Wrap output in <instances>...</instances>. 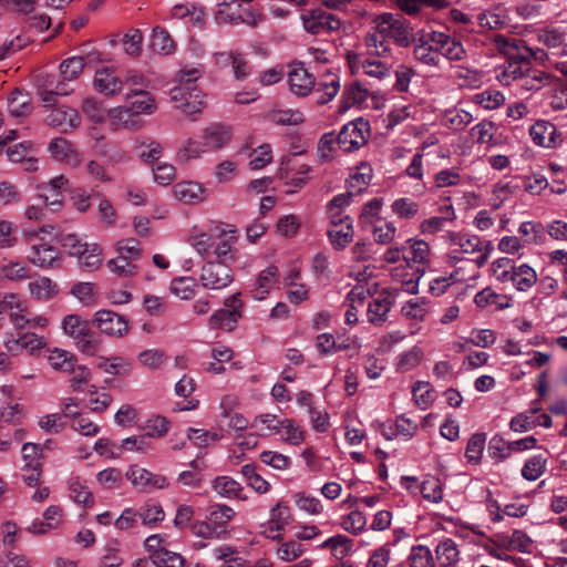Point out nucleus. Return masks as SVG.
<instances>
[{"label": "nucleus", "mask_w": 567, "mask_h": 567, "mask_svg": "<svg viewBox=\"0 0 567 567\" xmlns=\"http://www.w3.org/2000/svg\"><path fill=\"white\" fill-rule=\"evenodd\" d=\"M238 239L236 227L218 223L210 226L207 231H195L189 237V244L203 258L214 257V261L234 265L239 259Z\"/></svg>", "instance_id": "f257e3e1"}, {"label": "nucleus", "mask_w": 567, "mask_h": 567, "mask_svg": "<svg viewBox=\"0 0 567 567\" xmlns=\"http://www.w3.org/2000/svg\"><path fill=\"white\" fill-rule=\"evenodd\" d=\"M288 68L287 83L289 91L296 96L306 97L315 92L316 103L323 105L332 101L340 91V79L334 73H327L316 87L313 74L302 62H292Z\"/></svg>", "instance_id": "f03ea898"}, {"label": "nucleus", "mask_w": 567, "mask_h": 567, "mask_svg": "<svg viewBox=\"0 0 567 567\" xmlns=\"http://www.w3.org/2000/svg\"><path fill=\"white\" fill-rule=\"evenodd\" d=\"M204 69L198 66H185L176 74L177 85L171 90V99L176 107L192 121L206 107L205 95L199 91L195 82L202 78Z\"/></svg>", "instance_id": "7ed1b4c3"}, {"label": "nucleus", "mask_w": 567, "mask_h": 567, "mask_svg": "<svg viewBox=\"0 0 567 567\" xmlns=\"http://www.w3.org/2000/svg\"><path fill=\"white\" fill-rule=\"evenodd\" d=\"M419 272L420 271L417 269H413L411 267V277L409 279H403L402 269L399 267L394 268L392 276L402 281L401 286L382 290L381 293L369 302L367 309L368 320L373 324L383 323L401 290L412 295L416 293L420 279Z\"/></svg>", "instance_id": "20e7f679"}, {"label": "nucleus", "mask_w": 567, "mask_h": 567, "mask_svg": "<svg viewBox=\"0 0 567 567\" xmlns=\"http://www.w3.org/2000/svg\"><path fill=\"white\" fill-rule=\"evenodd\" d=\"M491 274L504 288L511 286L519 292H527L538 281L536 270L528 264H519L507 257L495 259L491 264Z\"/></svg>", "instance_id": "39448f33"}, {"label": "nucleus", "mask_w": 567, "mask_h": 567, "mask_svg": "<svg viewBox=\"0 0 567 567\" xmlns=\"http://www.w3.org/2000/svg\"><path fill=\"white\" fill-rule=\"evenodd\" d=\"M494 43L497 50L507 56V60L495 68L496 80L505 86L516 85L528 71L532 62L523 56L516 55L517 44L515 40L504 35H495Z\"/></svg>", "instance_id": "423d86ee"}, {"label": "nucleus", "mask_w": 567, "mask_h": 567, "mask_svg": "<svg viewBox=\"0 0 567 567\" xmlns=\"http://www.w3.org/2000/svg\"><path fill=\"white\" fill-rule=\"evenodd\" d=\"M61 328L64 334L73 339L80 352L86 355L97 354L101 342L87 320L79 315H68L62 319Z\"/></svg>", "instance_id": "0eeeda50"}, {"label": "nucleus", "mask_w": 567, "mask_h": 567, "mask_svg": "<svg viewBox=\"0 0 567 567\" xmlns=\"http://www.w3.org/2000/svg\"><path fill=\"white\" fill-rule=\"evenodd\" d=\"M372 23L399 47L408 48L413 41L410 23L396 14L390 12L378 14Z\"/></svg>", "instance_id": "6e6552de"}, {"label": "nucleus", "mask_w": 567, "mask_h": 567, "mask_svg": "<svg viewBox=\"0 0 567 567\" xmlns=\"http://www.w3.org/2000/svg\"><path fill=\"white\" fill-rule=\"evenodd\" d=\"M61 245L68 249L71 256H75L79 262L90 269H97L102 262V248L96 243L83 241L75 234L63 235L60 238Z\"/></svg>", "instance_id": "1a4fd4ad"}, {"label": "nucleus", "mask_w": 567, "mask_h": 567, "mask_svg": "<svg viewBox=\"0 0 567 567\" xmlns=\"http://www.w3.org/2000/svg\"><path fill=\"white\" fill-rule=\"evenodd\" d=\"M370 126L363 118L344 124L337 135V145L343 152H353L367 144Z\"/></svg>", "instance_id": "9d476101"}, {"label": "nucleus", "mask_w": 567, "mask_h": 567, "mask_svg": "<svg viewBox=\"0 0 567 567\" xmlns=\"http://www.w3.org/2000/svg\"><path fill=\"white\" fill-rule=\"evenodd\" d=\"M303 29L313 35H324L340 29V19L323 9L306 11L301 14Z\"/></svg>", "instance_id": "9b49d317"}, {"label": "nucleus", "mask_w": 567, "mask_h": 567, "mask_svg": "<svg viewBox=\"0 0 567 567\" xmlns=\"http://www.w3.org/2000/svg\"><path fill=\"white\" fill-rule=\"evenodd\" d=\"M231 266L220 261H207L199 276L202 286L210 290L227 288L234 281Z\"/></svg>", "instance_id": "f8f14e48"}, {"label": "nucleus", "mask_w": 567, "mask_h": 567, "mask_svg": "<svg viewBox=\"0 0 567 567\" xmlns=\"http://www.w3.org/2000/svg\"><path fill=\"white\" fill-rule=\"evenodd\" d=\"M224 309L216 310L208 320L212 329L233 331L241 318L243 302L239 295H231L224 301Z\"/></svg>", "instance_id": "ddd939ff"}, {"label": "nucleus", "mask_w": 567, "mask_h": 567, "mask_svg": "<svg viewBox=\"0 0 567 567\" xmlns=\"http://www.w3.org/2000/svg\"><path fill=\"white\" fill-rule=\"evenodd\" d=\"M435 41L439 42L437 31L420 34L413 47V56L425 66L441 69L442 59L440 58V50L435 45Z\"/></svg>", "instance_id": "4468645a"}, {"label": "nucleus", "mask_w": 567, "mask_h": 567, "mask_svg": "<svg viewBox=\"0 0 567 567\" xmlns=\"http://www.w3.org/2000/svg\"><path fill=\"white\" fill-rule=\"evenodd\" d=\"M92 323L104 334L121 338L130 330L128 320L112 310L102 309L94 313Z\"/></svg>", "instance_id": "2eb2a0df"}, {"label": "nucleus", "mask_w": 567, "mask_h": 567, "mask_svg": "<svg viewBox=\"0 0 567 567\" xmlns=\"http://www.w3.org/2000/svg\"><path fill=\"white\" fill-rule=\"evenodd\" d=\"M292 515L288 504L278 502L269 511V519L262 526V534L265 537L279 540L284 536L286 527L291 523Z\"/></svg>", "instance_id": "dca6fc26"}, {"label": "nucleus", "mask_w": 567, "mask_h": 567, "mask_svg": "<svg viewBox=\"0 0 567 567\" xmlns=\"http://www.w3.org/2000/svg\"><path fill=\"white\" fill-rule=\"evenodd\" d=\"M233 136V127L219 122L209 123L200 132L207 153L218 152L227 147L231 143Z\"/></svg>", "instance_id": "f3484780"}, {"label": "nucleus", "mask_w": 567, "mask_h": 567, "mask_svg": "<svg viewBox=\"0 0 567 567\" xmlns=\"http://www.w3.org/2000/svg\"><path fill=\"white\" fill-rule=\"evenodd\" d=\"M126 478L133 486L143 492H152L168 486L167 478L164 475L154 474L137 465L130 466L126 472Z\"/></svg>", "instance_id": "a211bd4d"}, {"label": "nucleus", "mask_w": 567, "mask_h": 567, "mask_svg": "<svg viewBox=\"0 0 567 567\" xmlns=\"http://www.w3.org/2000/svg\"><path fill=\"white\" fill-rule=\"evenodd\" d=\"M330 224L331 227L328 229L330 244L337 250L346 248L352 241L354 235L351 218L349 216L339 218L337 215H332Z\"/></svg>", "instance_id": "6ab92c4d"}, {"label": "nucleus", "mask_w": 567, "mask_h": 567, "mask_svg": "<svg viewBox=\"0 0 567 567\" xmlns=\"http://www.w3.org/2000/svg\"><path fill=\"white\" fill-rule=\"evenodd\" d=\"M93 87L96 92L105 96H114L123 89V81L111 68H101L96 70L93 79Z\"/></svg>", "instance_id": "aec40b11"}, {"label": "nucleus", "mask_w": 567, "mask_h": 567, "mask_svg": "<svg viewBox=\"0 0 567 567\" xmlns=\"http://www.w3.org/2000/svg\"><path fill=\"white\" fill-rule=\"evenodd\" d=\"M48 150L50 152L51 157L71 167H76L81 163V156L79 152L76 151L74 145L64 137L53 138L49 143Z\"/></svg>", "instance_id": "412c9836"}, {"label": "nucleus", "mask_w": 567, "mask_h": 567, "mask_svg": "<svg viewBox=\"0 0 567 567\" xmlns=\"http://www.w3.org/2000/svg\"><path fill=\"white\" fill-rule=\"evenodd\" d=\"M45 122L51 126L59 127L62 132H68L80 126L81 117L75 109L60 106L49 111Z\"/></svg>", "instance_id": "4be33fe9"}, {"label": "nucleus", "mask_w": 567, "mask_h": 567, "mask_svg": "<svg viewBox=\"0 0 567 567\" xmlns=\"http://www.w3.org/2000/svg\"><path fill=\"white\" fill-rule=\"evenodd\" d=\"M173 196L186 205H196L205 200L207 190L198 182H179L173 186Z\"/></svg>", "instance_id": "5701e85b"}, {"label": "nucleus", "mask_w": 567, "mask_h": 567, "mask_svg": "<svg viewBox=\"0 0 567 567\" xmlns=\"http://www.w3.org/2000/svg\"><path fill=\"white\" fill-rule=\"evenodd\" d=\"M437 38L439 42L435 41V45L439 47L442 60L446 59L451 62H457L467 56V52L458 39L441 31H437Z\"/></svg>", "instance_id": "b1692460"}, {"label": "nucleus", "mask_w": 567, "mask_h": 567, "mask_svg": "<svg viewBox=\"0 0 567 567\" xmlns=\"http://www.w3.org/2000/svg\"><path fill=\"white\" fill-rule=\"evenodd\" d=\"M69 187V179L64 175L55 176L47 183L38 185L39 196L45 205L60 206L62 193Z\"/></svg>", "instance_id": "393cba45"}, {"label": "nucleus", "mask_w": 567, "mask_h": 567, "mask_svg": "<svg viewBox=\"0 0 567 567\" xmlns=\"http://www.w3.org/2000/svg\"><path fill=\"white\" fill-rule=\"evenodd\" d=\"M214 493L225 499L246 501L247 496L243 495L244 487L235 478L228 475L216 476L210 483Z\"/></svg>", "instance_id": "a878e982"}, {"label": "nucleus", "mask_w": 567, "mask_h": 567, "mask_svg": "<svg viewBox=\"0 0 567 567\" xmlns=\"http://www.w3.org/2000/svg\"><path fill=\"white\" fill-rule=\"evenodd\" d=\"M127 110L131 115L153 114L157 106L155 99L146 91L133 90L126 94Z\"/></svg>", "instance_id": "bb28decb"}, {"label": "nucleus", "mask_w": 567, "mask_h": 567, "mask_svg": "<svg viewBox=\"0 0 567 567\" xmlns=\"http://www.w3.org/2000/svg\"><path fill=\"white\" fill-rule=\"evenodd\" d=\"M29 262L40 268H52L60 258L59 250L47 244L31 245L27 255Z\"/></svg>", "instance_id": "cd10ccee"}, {"label": "nucleus", "mask_w": 567, "mask_h": 567, "mask_svg": "<svg viewBox=\"0 0 567 567\" xmlns=\"http://www.w3.org/2000/svg\"><path fill=\"white\" fill-rule=\"evenodd\" d=\"M529 135L536 145L547 148L555 147L559 138L556 126L544 120L537 121L532 125Z\"/></svg>", "instance_id": "c85d7f7f"}, {"label": "nucleus", "mask_w": 567, "mask_h": 567, "mask_svg": "<svg viewBox=\"0 0 567 567\" xmlns=\"http://www.w3.org/2000/svg\"><path fill=\"white\" fill-rule=\"evenodd\" d=\"M364 43L370 54L380 58L391 55L394 44L393 41L381 33V31L374 24L367 33Z\"/></svg>", "instance_id": "c756f323"}, {"label": "nucleus", "mask_w": 567, "mask_h": 567, "mask_svg": "<svg viewBox=\"0 0 567 567\" xmlns=\"http://www.w3.org/2000/svg\"><path fill=\"white\" fill-rule=\"evenodd\" d=\"M279 282V272L276 266H268L257 277L252 297L256 300H264Z\"/></svg>", "instance_id": "7c9ffc66"}, {"label": "nucleus", "mask_w": 567, "mask_h": 567, "mask_svg": "<svg viewBox=\"0 0 567 567\" xmlns=\"http://www.w3.org/2000/svg\"><path fill=\"white\" fill-rule=\"evenodd\" d=\"M431 257L430 245L422 239H409L403 246V259L409 265L411 261L414 264H427Z\"/></svg>", "instance_id": "2f4dec72"}, {"label": "nucleus", "mask_w": 567, "mask_h": 567, "mask_svg": "<svg viewBox=\"0 0 567 567\" xmlns=\"http://www.w3.org/2000/svg\"><path fill=\"white\" fill-rule=\"evenodd\" d=\"M450 245L458 247L454 252L475 254L483 250V241L476 235L450 231L446 234Z\"/></svg>", "instance_id": "473e14b6"}, {"label": "nucleus", "mask_w": 567, "mask_h": 567, "mask_svg": "<svg viewBox=\"0 0 567 567\" xmlns=\"http://www.w3.org/2000/svg\"><path fill=\"white\" fill-rule=\"evenodd\" d=\"M319 549H328L336 560H343L353 551V540L346 535L338 534L322 542Z\"/></svg>", "instance_id": "72a5a7b5"}, {"label": "nucleus", "mask_w": 567, "mask_h": 567, "mask_svg": "<svg viewBox=\"0 0 567 567\" xmlns=\"http://www.w3.org/2000/svg\"><path fill=\"white\" fill-rule=\"evenodd\" d=\"M474 302L480 308L494 306L497 310H504L513 306V298L508 295L496 293L492 288L487 287L475 295Z\"/></svg>", "instance_id": "f704fd0d"}, {"label": "nucleus", "mask_w": 567, "mask_h": 567, "mask_svg": "<svg viewBox=\"0 0 567 567\" xmlns=\"http://www.w3.org/2000/svg\"><path fill=\"white\" fill-rule=\"evenodd\" d=\"M236 513L226 504H214L207 509L206 519L220 532V535L225 533V528L229 522L233 520Z\"/></svg>", "instance_id": "c9c22d12"}, {"label": "nucleus", "mask_w": 567, "mask_h": 567, "mask_svg": "<svg viewBox=\"0 0 567 567\" xmlns=\"http://www.w3.org/2000/svg\"><path fill=\"white\" fill-rule=\"evenodd\" d=\"M369 97V91L363 87L360 83L354 82L344 87L340 100V107L342 111H347L354 105H362Z\"/></svg>", "instance_id": "e433bc0d"}, {"label": "nucleus", "mask_w": 567, "mask_h": 567, "mask_svg": "<svg viewBox=\"0 0 567 567\" xmlns=\"http://www.w3.org/2000/svg\"><path fill=\"white\" fill-rule=\"evenodd\" d=\"M207 153L203 138L187 137L183 141L181 146L177 148L176 157L182 163H187L193 159L200 158Z\"/></svg>", "instance_id": "4c0bfd02"}, {"label": "nucleus", "mask_w": 567, "mask_h": 567, "mask_svg": "<svg viewBox=\"0 0 567 567\" xmlns=\"http://www.w3.org/2000/svg\"><path fill=\"white\" fill-rule=\"evenodd\" d=\"M28 288L32 297L42 301L54 298L59 292L58 285L44 276L30 281Z\"/></svg>", "instance_id": "58836bf2"}, {"label": "nucleus", "mask_w": 567, "mask_h": 567, "mask_svg": "<svg viewBox=\"0 0 567 567\" xmlns=\"http://www.w3.org/2000/svg\"><path fill=\"white\" fill-rule=\"evenodd\" d=\"M68 487L70 498L76 504L84 507H91L94 504L93 495L85 481L80 477H72L69 480Z\"/></svg>", "instance_id": "ea45409f"}, {"label": "nucleus", "mask_w": 567, "mask_h": 567, "mask_svg": "<svg viewBox=\"0 0 567 567\" xmlns=\"http://www.w3.org/2000/svg\"><path fill=\"white\" fill-rule=\"evenodd\" d=\"M31 99L22 90H14L8 97L9 113L14 117L27 116L31 113Z\"/></svg>", "instance_id": "a19ab883"}, {"label": "nucleus", "mask_w": 567, "mask_h": 567, "mask_svg": "<svg viewBox=\"0 0 567 567\" xmlns=\"http://www.w3.org/2000/svg\"><path fill=\"white\" fill-rule=\"evenodd\" d=\"M435 554L439 564L443 567L454 566L460 559L457 545L451 538L440 542L435 548Z\"/></svg>", "instance_id": "79ce46f5"}, {"label": "nucleus", "mask_w": 567, "mask_h": 567, "mask_svg": "<svg viewBox=\"0 0 567 567\" xmlns=\"http://www.w3.org/2000/svg\"><path fill=\"white\" fill-rule=\"evenodd\" d=\"M548 81L549 76L545 72L535 69L533 64H530L528 71L525 72L522 80L517 84V87L526 92L539 91L548 83Z\"/></svg>", "instance_id": "37998d69"}, {"label": "nucleus", "mask_w": 567, "mask_h": 567, "mask_svg": "<svg viewBox=\"0 0 567 567\" xmlns=\"http://www.w3.org/2000/svg\"><path fill=\"white\" fill-rule=\"evenodd\" d=\"M138 518L145 526L154 527L165 518L163 506L157 502H146L138 509Z\"/></svg>", "instance_id": "c03bdc74"}, {"label": "nucleus", "mask_w": 567, "mask_h": 567, "mask_svg": "<svg viewBox=\"0 0 567 567\" xmlns=\"http://www.w3.org/2000/svg\"><path fill=\"white\" fill-rule=\"evenodd\" d=\"M30 278L29 267L21 261L0 262V282L3 280L22 281Z\"/></svg>", "instance_id": "a18cd8bd"}, {"label": "nucleus", "mask_w": 567, "mask_h": 567, "mask_svg": "<svg viewBox=\"0 0 567 567\" xmlns=\"http://www.w3.org/2000/svg\"><path fill=\"white\" fill-rule=\"evenodd\" d=\"M443 213L445 215L442 217L432 216L424 219L420 224V231L423 235H434L443 229L446 221H453L455 219V212L452 205L446 206Z\"/></svg>", "instance_id": "49530a36"}, {"label": "nucleus", "mask_w": 567, "mask_h": 567, "mask_svg": "<svg viewBox=\"0 0 567 567\" xmlns=\"http://www.w3.org/2000/svg\"><path fill=\"white\" fill-rule=\"evenodd\" d=\"M311 172V167L307 164H302L297 168V172L289 177L288 173L285 172L284 168L279 169V177L281 179H287L286 185L288 186L287 193L292 194L301 189L309 181V174Z\"/></svg>", "instance_id": "de8ad7c7"}, {"label": "nucleus", "mask_w": 567, "mask_h": 567, "mask_svg": "<svg viewBox=\"0 0 567 567\" xmlns=\"http://www.w3.org/2000/svg\"><path fill=\"white\" fill-rule=\"evenodd\" d=\"M278 433L286 443L291 445H300L305 441V431L291 419L280 421Z\"/></svg>", "instance_id": "09e8293b"}, {"label": "nucleus", "mask_w": 567, "mask_h": 567, "mask_svg": "<svg viewBox=\"0 0 567 567\" xmlns=\"http://www.w3.org/2000/svg\"><path fill=\"white\" fill-rule=\"evenodd\" d=\"M401 313L409 320L415 322L424 321L429 313V303L423 298L411 299L402 306Z\"/></svg>", "instance_id": "8fccbe9b"}, {"label": "nucleus", "mask_w": 567, "mask_h": 567, "mask_svg": "<svg viewBox=\"0 0 567 567\" xmlns=\"http://www.w3.org/2000/svg\"><path fill=\"white\" fill-rule=\"evenodd\" d=\"M32 154H33V150H32V144L30 142L19 143V144H16L14 146L9 147L7 150L8 158L14 163H20V162L25 161L28 163V166H27L28 171H33L37 168L35 161L33 159Z\"/></svg>", "instance_id": "3c124183"}, {"label": "nucleus", "mask_w": 567, "mask_h": 567, "mask_svg": "<svg viewBox=\"0 0 567 567\" xmlns=\"http://www.w3.org/2000/svg\"><path fill=\"white\" fill-rule=\"evenodd\" d=\"M151 49L158 54H171L175 51V43L168 32L161 27L153 29Z\"/></svg>", "instance_id": "603ef678"}, {"label": "nucleus", "mask_w": 567, "mask_h": 567, "mask_svg": "<svg viewBox=\"0 0 567 567\" xmlns=\"http://www.w3.org/2000/svg\"><path fill=\"white\" fill-rule=\"evenodd\" d=\"M292 499L299 511L310 516H318L323 513V505L321 501L310 494L299 492L292 496Z\"/></svg>", "instance_id": "864d4df0"}, {"label": "nucleus", "mask_w": 567, "mask_h": 567, "mask_svg": "<svg viewBox=\"0 0 567 567\" xmlns=\"http://www.w3.org/2000/svg\"><path fill=\"white\" fill-rule=\"evenodd\" d=\"M124 558L121 555V544L117 539L109 540L102 549L101 567H121Z\"/></svg>", "instance_id": "5fc2aeb1"}, {"label": "nucleus", "mask_w": 567, "mask_h": 567, "mask_svg": "<svg viewBox=\"0 0 567 567\" xmlns=\"http://www.w3.org/2000/svg\"><path fill=\"white\" fill-rule=\"evenodd\" d=\"M268 120L277 125H299L305 121L300 110H272L268 113Z\"/></svg>", "instance_id": "6e6d98bb"}, {"label": "nucleus", "mask_w": 567, "mask_h": 567, "mask_svg": "<svg viewBox=\"0 0 567 567\" xmlns=\"http://www.w3.org/2000/svg\"><path fill=\"white\" fill-rule=\"evenodd\" d=\"M305 553L303 545L295 539H289L280 543L276 549L277 558L285 563H291L300 558Z\"/></svg>", "instance_id": "4d7b16f0"}, {"label": "nucleus", "mask_w": 567, "mask_h": 567, "mask_svg": "<svg viewBox=\"0 0 567 567\" xmlns=\"http://www.w3.org/2000/svg\"><path fill=\"white\" fill-rule=\"evenodd\" d=\"M524 245H539L545 239V227L540 223L524 221L518 228Z\"/></svg>", "instance_id": "13d9d810"}, {"label": "nucleus", "mask_w": 567, "mask_h": 567, "mask_svg": "<svg viewBox=\"0 0 567 567\" xmlns=\"http://www.w3.org/2000/svg\"><path fill=\"white\" fill-rule=\"evenodd\" d=\"M280 421L276 414L264 413L255 416L250 425L261 435H270L279 432Z\"/></svg>", "instance_id": "bf43d9fd"}, {"label": "nucleus", "mask_w": 567, "mask_h": 567, "mask_svg": "<svg viewBox=\"0 0 567 567\" xmlns=\"http://www.w3.org/2000/svg\"><path fill=\"white\" fill-rule=\"evenodd\" d=\"M473 102L485 110H496L505 103V95L501 91L485 90L473 95Z\"/></svg>", "instance_id": "052dcab7"}, {"label": "nucleus", "mask_w": 567, "mask_h": 567, "mask_svg": "<svg viewBox=\"0 0 567 567\" xmlns=\"http://www.w3.org/2000/svg\"><path fill=\"white\" fill-rule=\"evenodd\" d=\"M48 361L52 369L56 371H70L73 370V363L75 362L74 355L62 349H53L48 355Z\"/></svg>", "instance_id": "680f3d73"}, {"label": "nucleus", "mask_w": 567, "mask_h": 567, "mask_svg": "<svg viewBox=\"0 0 567 567\" xmlns=\"http://www.w3.org/2000/svg\"><path fill=\"white\" fill-rule=\"evenodd\" d=\"M196 281L192 277L175 278L171 282V291L182 300H189L195 296Z\"/></svg>", "instance_id": "e2e57ef3"}, {"label": "nucleus", "mask_w": 567, "mask_h": 567, "mask_svg": "<svg viewBox=\"0 0 567 567\" xmlns=\"http://www.w3.org/2000/svg\"><path fill=\"white\" fill-rule=\"evenodd\" d=\"M81 109L84 115L94 123H103L107 118V110L93 97H85Z\"/></svg>", "instance_id": "0e129e2a"}, {"label": "nucleus", "mask_w": 567, "mask_h": 567, "mask_svg": "<svg viewBox=\"0 0 567 567\" xmlns=\"http://www.w3.org/2000/svg\"><path fill=\"white\" fill-rule=\"evenodd\" d=\"M249 167L254 171L266 167L272 161V150L270 144H261L254 148L249 154Z\"/></svg>", "instance_id": "69168bd1"}, {"label": "nucleus", "mask_w": 567, "mask_h": 567, "mask_svg": "<svg viewBox=\"0 0 567 567\" xmlns=\"http://www.w3.org/2000/svg\"><path fill=\"white\" fill-rule=\"evenodd\" d=\"M410 567H434V559L429 547L416 545L411 548L408 557Z\"/></svg>", "instance_id": "338daca9"}, {"label": "nucleus", "mask_w": 567, "mask_h": 567, "mask_svg": "<svg viewBox=\"0 0 567 567\" xmlns=\"http://www.w3.org/2000/svg\"><path fill=\"white\" fill-rule=\"evenodd\" d=\"M151 559L156 567H184V558L168 549L155 551Z\"/></svg>", "instance_id": "774afa93"}]
</instances>
